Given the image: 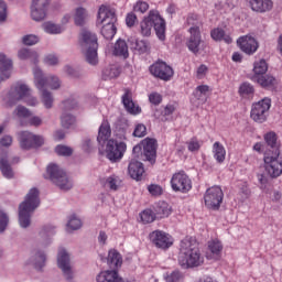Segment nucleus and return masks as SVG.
Returning a JSON list of instances; mask_svg holds the SVG:
<instances>
[{"label":"nucleus","mask_w":282,"mask_h":282,"mask_svg":"<svg viewBox=\"0 0 282 282\" xmlns=\"http://www.w3.org/2000/svg\"><path fill=\"white\" fill-rule=\"evenodd\" d=\"M178 263L182 268H199L204 264V257L199 245L193 237H185L180 245Z\"/></svg>","instance_id":"obj_1"},{"label":"nucleus","mask_w":282,"mask_h":282,"mask_svg":"<svg viewBox=\"0 0 282 282\" xmlns=\"http://www.w3.org/2000/svg\"><path fill=\"white\" fill-rule=\"evenodd\" d=\"M268 150L264 153V169L270 177H279L282 174V161L279 160L281 152L276 142V133L269 132L264 135Z\"/></svg>","instance_id":"obj_2"},{"label":"nucleus","mask_w":282,"mask_h":282,"mask_svg":"<svg viewBox=\"0 0 282 282\" xmlns=\"http://www.w3.org/2000/svg\"><path fill=\"white\" fill-rule=\"evenodd\" d=\"M33 74L35 87L42 94V102L45 109H52V106L54 105V97L52 96V93L47 90V87H50V89H59L61 79H58L56 76L45 77L43 70H41L39 67L33 69Z\"/></svg>","instance_id":"obj_3"},{"label":"nucleus","mask_w":282,"mask_h":282,"mask_svg":"<svg viewBox=\"0 0 282 282\" xmlns=\"http://www.w3.org/2000/svg\"><path fill=\"white\" fill-rule=\"evenodd\" d=\"M140 28L142 36H151V30L154 28L160 41L166 39V21H164V18L158 11H150L149 15L141 21Z\"/></svg>","instance_id":"obj_4"},{"label":"nucleus","mask_w":282,"mask_h":282,"mask_svg":"<svg viewBox=\"0 0 282 282\" xmlns=\"http://www.w3.org/2000/svg\"><path fill=\"white\" fill-rule=\"evenodd\" d=\"M80 47L89 65L98 64V37L90 31L82 30Z\"/></svg>","instance_id":"obj_5"},{"label":"nucleus","mask_w":282,"mask_h":282,"mask_svg":"<svg viewBox=\"0 0 282 282\" xmlns=\"http://www.w3.org/2000/svg\"><path fill=\"white\" fill-rule=\"evenodd\" d=\"M19 100H23L29 107H36L39 100L32 96L30 87L21 82L13 85L9 91V104L17 105Z\"/></svg>","instance_id":"obj_6"},{"label":"nucleus","mask_w":282,"mask_h":282,"mask_svg":"<svg viewBox=\"0 0 282 282\" xmlns=\"http://www.w3.org/2000/svg\"><path fill=\"white\" fill-rule=\"evenodd\" d=\"M47 175L50 180L61 188V191H70L73 188L74 183L67 176V173L58 167L56 164H50L47 166Z\"/></svg>","instance_id":"obj_7"},{"label":"nucleus","mask_w":282,"mask_h":282,"mask_svg":"<svg viewBox=\"0 0 282 282\" xmlns=\"http://www.w3.org/2000/svg\"><path fill=\"white\" fill-rule=\"evenodd\" d=\"M122 254L116 249H111L108 252V267L107 270V282H124L122 278L118 274V270L122 268Z\"/></svg>","instance_id":"obj_8"},{"label":"nucleus","mask_w":282,"mask_h":282,"mask_svg":"<svg viewBox=\"0 0 282 282\" xmlns=\"http://www.w3.org/2000/svg\"><path fill=\"white\" fill-rule=\"evenodd\" d=\"M270 107H272V99L271 98H263L262 100L256 102L251 107V120L262 124L268 120V113L270 112Z\"/></svg>","instance_id":"obj_9"},{"label":"nucleus","mask_w":282,"mask_h":282,"mask_svg":"<svg viewBox=\"0 0 282 282\" xmlns=\"http://www.w3.org/2000/svg\"><path fill=\"white\" fill-rule=\"evenodd\" d=\"M127 151V143L122 141H116L113 139L108 140L107 142V159L112 164H118Z\"/></svg>","instance_id":"obj_10"},{"label":"nucleus","mask_w":282,"mask_h":282,"mask_svg":"<svg viewBox=\"0 0 282 282\" xmlns=\"http://www.w3.org/2000/svg\"><path fill=\"white\" fill-rule=\"evenodd\" d=\"M204 199L208 210H219L221 202H224V191L219 186L209 187L205 193Z\"/></svg>","instance_id":"obj_11"},{"label":"nucleus","mask_w":282,"mask_h":282,"mask_svg":"<svg viewBox=\"0 0 282 282\" xmlns=\"http://www.w3.org/2000/svg\"><path fill=\"white\" fill-rule=\"evenodd\" d=\"M57 265L63 272L64 279L66 281H72L74 279V267H72V257L65 248H59L57 253Z\"/></svg>","instance_id":"obj_12"},{"label":"nucleus","mask_w":282,"mask_h":282,"mask_svg":"<svg viewBox=\"0 0 282 282\" xmlns=\"http://www.w3.org/2000/svg\"><path fill=\"white\" fill-rule=\"evenodd\" d=\"M45 140L41 135H36L30 131H22L19 133V143L21 149L30 151V149H39L43 147Z\"/></svg>","instance_id":"obj_13"},{"label":"nucleus","mask_w":282,"mask_h":282,"mask_svg":"<svg viewBox=\"0 0 282 282\" xmlns=\"http://www.w3.org/2000/svg\"><path fill=\"white\" fill-rule=\"evenodd\" d=\"M143 153H141V160L143 162H150V164H155L158 159V140L145 139L142 141Z\"/></svg>","instance_id":"obj_14"},{"label":"nucleus","mask_w":282,"mask_h":282,"mask_svg":"<svg viewBox=\"0 0 282 282\" xmlns=\"http://www.w3.org/2000/svg\"><path fill=\"white\" fill-rule=\"evenodd\" d=\"M40 205L41 199L39 198V189L31 188L25 200L20 204L19 213H34V209Z\"/></svg>","instance_id":"obj_15"},{"label":"nucleus","mask_w":282,"mask_h":282,"mask_svg":"<svg viewBox=\"0 0 282 282\" xmlns=\"http://www.w3.org/2000/svg\"><path fill=\"white\" fill-rule=\"evenodd\" d=\"M173 191H180L181 193H188L193 188V183L186 173L178 172L173 175L171 180Z\"/></svg>","instance_id":"obj_16"},{"label":"nucleus","mask_w":282,"mask_h":282,"mask_svg":"<svg viewBox=\"0 0 282 282\" xmlns=\"http://www.w3.org/2000/svg\"><path fill=\"white\" fill-rule=\"evenodd\" d=\"M150 73L155 78H160L161 80H169L173 78V68L169 66L165 62H156L150 66Z\"/></svg>","instance_id":"obj_17"},{"label":"nucleus","mask_w":282,"mask_h":282,"mask_svg":"<svg viewBox=\"0 0 282 282\" xmlns=\"http://www.w3.org/2000/svg\"><path fill=\"white\" fill-rule=\"evenodd\" d=\"M50 0H33L31 6V18L33 21H43L47 17Z\"/></svg>","instance_id":"obj_18"},{"label":"nucleus","mask_w":282,"mask_h":282,"mask_svg":"<svg viewBox=\"0 0 282 282\" xmlns=\"http://www.w3.org/2000/svg\"><path fill=\"white\" fill-rule=\"evenodd\" d=\"M124 94L121 97V102L128 113L131 116H138V113H142V108L140 106H135L133 102V93L129 88H124Z\"/></svg>","instance_id":"obj_19"},{"label":"nucleus","mask_w":282,"mask_h":282,"mask_svg":"<svg viewBox=\"0 0 282 282\" xmlns=\"http://www.w3.org/2000/svg\"><path fill=\"white\" fill-rule=\"evenodd\" d=\"M124 94L121 97V102L128 113L131 116H138V113H142V108L140 106H135L133 102V93L129 88H124Z\"/></svg>","instance_id":"obj_20"},{"label":"nucleus","mask_w":282,"mask_h":282,"mask_svg":"<svg viewBox=\"0 0 282 282\" xmlns=\"http://www.w3.org/2000/svg\"><path fill=\"white\" fill-rule=\"evenodd\" d=\"M150 240L156 248H161L162 250H166V248H171L173 246V241L169 234L160 230H155L150 234Z\"/></svg>","instance_id":"obj_21"},{"label":"nucleus","mask_w":282,"mask_h":282,"mask_svg":"<svg viewBox=\"0 0 282 282\" xmlns=\"http://www.w3.org/2000/svg\"><path fill=\"white\" fill-rule=\"evenodd\" d=\"M237 44L239 45L240 50L248 54L249 56L254 54L257 50H259V42L252 36L245 35L237 40Z\"/></svg>","instance_id":"obj_22"},{"label":"nucleus","mask_w":282,"mask_h":282,"mask_svg":"<svg viewBox=\"0 0 282 282\" xmlns=\"http://www.w3.org/2000/svg\"><path fill=\"white\" fill-rule=\"evenodd\" d=\"M191 36L187 41V47L193 54L199 53V45L202 44V33H199V26L189 28Z\"/></svg>","instance_id":"obj_23"},{"label":"nucleus","mask_w":282,"mask_h":282,"mask_svg":"<svg viewBox=\"0 0 282 282\" xmlns=\"http://www.w3.org/2000/svg\"><path fill=\"white\" fill-rule=\"evenodd\" d=\"M128 173L132 180L142 182L144 180V164L137 160H131L128 166Z\"/></svg>","instance_id":"obj_24"},{"label":"nucleus","mask_w":282,"mask_h":282,"mask_svg":"<svg viewBox=\"0 0 282 282\" xmlns=\"http://www.w3.org/2000/svg\"><path fill=\"white\" fill-rule=\"evenodd\" d=\"M12 74V59L3 53H0V78L1 80H8Z\"/></svg>","instance_id":"obj_25"},{"label":"nucleus","mask_w":282,"mask_h":282,"mask_svg":"<svg viewBox=\"0 0 282 282\" xmlns=\"http://www.w3.org/2000/svg\"><path fill=\"white\" fill-rule=\"evenodd\" d=\"M250 7L253 12L263 14L274 8V2H272V0H250Z\"/></svg>","instance_id":"obj_26"},{"label":"nucleus","mask_w":282,"mask_h":282,"mask_svg":"<svg viewBox=\"0 0 282 282\" xmlns=\"http://www.w3.org/2000/svg\"><path fill=\"white\" fill-rule=\"evenodd\" d=\"M97 142L99 155H105V153H107V123L105 121L99 127Z\"/></svg>","instance_id":"obj_27"},{"label":"nucleus","mask_w":282,"mask_h":282,"mask_svg":"<svg viewBox=\"0 0 282 282\" xmlns=\"http://www.w3.org/2000/svg\"><path fill=\"white\" fill-rule=\"evenodd\" d=\"M107 19H110V21L108 22V39H110V41L116 36V34L118 33V26L116 25V23H118V17H116V9H107Z\"/></svg>","instance_id":"obj_28"},{"label":"nucleus","mask_w":282,"mask_h":282,"mask_svg":"<svg viewBox=\"0 0 282 282\" xmlns=\"http://www.w3.org/2000/svg\"><path fill=\"white\" fill-rule=\"evenodd\" d=\"M253 80L263 89H272L276 85V78L272 75H254Z\"/></svg>","instance_id":"obj_29"},{"label":"nucleus","mask_w":282,"mask_h":282,"mask_svg":"<svg viewBox=\"0 0 282 282\" xmlns=\"http://www.w3.org/2000/svg\"><path fill=\"white\" fill-rule=\"evenodd\" d=\"M113 56H121V58H129V46L122 39L117 40L112 51Z\"/></svg>","instance_id":"obj_30"},{"label":"nucleus","mask_w":282,"mask_h":282,"mask_svg":"<svg viewBox=\"0 0 282 282\" xmlns=\"http://www.w3.org/2000/svg\"><path fill=\"white\" fill-rule=\"evenodd\" d=\"M164 217H169V215L155 213H140L137 219L138 221H140V224H153V221L164 219Z\"/></svg>","instance_id":"obj_31"},{"label":"nucleus","mask_w":282,"mask_h":282,"mask_svg":"<svg viewBox=\"0 0 282 282\" xmlns=\"http://www.w3.org/2000/svg\"><path fill=\"white\" fill-rule=\"evenodd\" d=\"M107 21V6L101 4L97 14V28H99L102 36H107V29L105 22Z\"/></svg>","instance_id":"obj_32"},{"label":"nucleus","mask_w":282,"mask_h":282,"mask_svg":"<svg viewBox=\"0 0 282 282\" xmlns=\"http://www.w3.org/2000/svg\"><path fill=\"white\" fill-rule=\"evenodd\" d=\"M0 171L7 180H12L14 177V171H12V165L8 161V154L0 158Z\"/></svg>","instance_id":"obj_33"},{"label":"nucleus","mask_w":282,"mask_h":282,"mask_svg":"<svg viewBox=\"0 0 282 282\" xmlns=\"http://www.w3.org/2000/svg\"><path fill=\"white\" fill-rule=\"evenodd\" d=\"M175 112V106L167 105L164 108L156 109L154 111V118L161 122H166V116H172Z\"/></svg>","instance_id":"obj_34"},{"label":"nucleus","mask_w":282,"mask_h":282,"mask_svg":"<svg viewBox=\"0 0 282 282\" xmlns=\"http://www.w3.org/2000/svg\"><path fill=\"white\" fill-rule=\"evenodd\" d=\"M18 58H20V61H32L34 63V65H36V63H39V53H36V51H32L30 48H21L18 52Z\"/></svg>","instance_id":"obj_35"},{"label":"nucleus","mask_w":282,"mask_h":282,"mask_svg":"<svg viewBox=\"0 0 282 282\" xmlns=\"http://www.w3.org/2000/svg\"><path fill=\"white\" fill-rule=\"evenodd\" d=\"M30 261L35 270H43L45 268V253L43 251H35Z\"/></svg>","instance_id":"obj_36"},{"label":"nucleus","mask_w":282,"mask_h":282,"mask_svg":"<svg viewBox=\"0 0 282 282\" xmlns=\"http://www.w3.org/2000/svg\"><path fill=\"white\" fill-rule=\"evenodd\" d=\"M208 250L210 252L212 259H219L221 257L224 246L219 240H212L208 242Z\"/></svg>","instance_id":"obj_37"},{"label":"nucleus","mask_w":282,"mask_h":282,"mask_svg":"<svg viewBox=\"0 0 282 282\" xmlns=\"http://www.w3.org/2000/svg\"><path fill=\"white\" fill-rule=\"evenodd\" d=\"M214 158L215 160L221 164L226 160V148L221 145L218 141L213 145Z\"/></svg>","instance_id":"obj_38"},{"label":"nucleus","mask_w":282,"mask_h":282,"mask_svg":"<svg viewBox=\"0 0 282 282\" xmlns=\"http://www.w3.org/2000/svg\"><path fill=\"white\" fill-rule=\"evenodd\" d=\"M212 39H214V41H224L228 45L232 43V37L226 34V31H224L223 29H214L212 31Z\"/></svg>","instance_id":"obj_39"},{"label":"nucleus","mask_w":282,"mask_h":282,"mask_svg":"<svg viewBox=\"0 0 282 282\" xmlns=\"http://www.w3.org/2000/svg\"><path fill=\"white\" fill-rule=\"evenodd\" d=\"M238 91L241 98H252V96H254V86L248 82H245L240 85Z\"/></svg>","instance_id":"obj_40"},{"label":"nucleus","mask_w":282,"mask_h":282,"mask_svg":"<svg viewBox=\"0 0 282 282\" xmlns=\"http://www.w3.org/2000/svg\"><path fill=\"white\" fill-rule=\"evenodd\" d=\"M85 19H87V10L83 7L77 8L74 15L75 25H85Z\"/></svg>","instance_id":"obj_41"},{"label":"nucleus","mask_w":282,"mask_h":282,"mask_svg":"<svg viewBox=\"0 0 282 282\" xmlns=\"http://www.w3.org/2000/svg\"><path fill=\"white\" fill-rule=\"evenodd\" d=\"M43 30L47 34H62V32L65 31V29H63V26H61L58 24H54L52 22H45L43 24Z\"/></svg>","instance_id":"obj_42"},{"label":"nucleus","mask_w":282,"mask_h":282,"mask_svg":"<svg viewBox=\"0 0 282 282\" xmlns=\"http://www.w3.org/2000/svg\"><path fill=\"white\" fill-rule=\"evenodd\" d=\"M67 228L69 230H80L83 228V220L78 218L75 214H73L67 221Z\"/></svg>","instance_id":"obj_43"},{"label":"nucleus","mask_w":282,"mask_h":282,"mask_svg":"<svg viewBox=\"0 0 282 282\" xmlns=\"http://www.w3.org/2000/svg\"><path fill=\"white\" fill-rule=\"evenodd\" d=\"M254 76H261L268 72V63L265 59H260L259 62L254 63L253 66Z\"/></svg>","instance_id":"obj_44"},{"label":"nucleus","mask_w":282,"mask_h":282,"mask_svg":"<svg viewBox=\"0 0 282 282\" xmlns=\"http://www.w3.org/2000/svg\"><path fill=\"white\" fill-rule=\"evenodd\" d=\"M19 225L21 228H30L32 225V214L20 213L19 214Z\"/></svg>","instance_id":"obj_45"},{"label":"nucleus","mask_w":282,"mask_h":282,"mask_svg":"<svg viewBox=\"0 0 282 282\" xmlns=\"http://www.w3.org/2000/svg\"><path fill=\"white\" fill-rule=\"evenodd\" d=\"M130 43H131V48L137 50V52H140V54H144L147 50H149V46L144 41H138L135 39H132L130 40Z\"/></svg>","instance_id":"obj_46"},{"label":"nucleus","mask_w":282,"mask_h":282,"mask_svg":"<svg viewBox=\"0 0 282 282\" xmlns=\"http://www.w3.org/2000/svg\"><path fill=\"white\" fill-rule=\"evenodd\" d=\"M54 229L55 227L53 225H46L42 227L40 231V237H46V242L44 243V246H50V243H52V239L50 238V235L54 232Z\"/></svg>","instance_id":"obj_47"},{"label":"nucleus","mask_w":282,"mask_h":282,"mask_svg":"<svg viewBox=\"0 0 282 282\" xmlns=\"http://www.w3.org/2000/svg\"><path fill=\"white\" fill-rule=\"evenodd\" d=\"M61 120H62V127H64V129H69V127H72L74 122H76V117L64 112L62 115Z\"/></svg>","instance_id":"obj_48"},{"label":"nucleus","mask_w":282,"mask_h":282,"mask_svg":"<svg viewBox=\"0 0 282 282\" xmlns=\"http://www.w3.org/2000/svg\"><path fill=\"white\" fill-rule=\"evenodd\" d=\"M108 186L110 191H118L120 186H122V180H120L118 176L112 175L108 177Z\"/></svg>","instance_id":"obj_49"},{"label":"nucleus","mask_w":282,"mask_h":282,"mask_svg":"<svg viewBox=\"0 0 282 282\" xmlns=\"http://www.w3.org/2000/svg\"><path fill=\"white\" fill-rule=\"evenodd\" d=\"M55 153H57V155H64L66 158H69V155H72L74 151L67 145H57L55 148Z\"/></svg>","instance_id":"obj_50"},{"label":"nucleus","mask_w":282,"mask_h":282,"mask_svg":"<svg viewBox=\"0 0 282 282\" xmlns=\"http://www.w3.org/2000/svg\"><path fill=\"white\" fill-rule=\"evenodd\" d=\"M132 135L134 138H144V135H147V126H144L143 123H138L134 128Z\"/></svg>","instance_id":"obj_51"},{"label":"nucleus","mask_w":282,"mask_h":282,"mask_svg":"<svg viewBox=\"0 0 282 282\" xmlns=\"http://www.w3.org/2000/svg\"><path fill=\"white\" fill-rule=\"evenodd\" d=\"M156 213H171L173 209L169 203L160 200L155 207Z\"/></svg>","instance_id":"obj_52"},{"label":"nucleus","mask_w":282,"mask_h":282,"mask_svg":"<svg viewBox=\"0 0 282 282\" xmlns=\"http://www.w3.org/2000/svg\"><path fill=\"white\" fill-rule=\"evenodd\" d=\"M22 127H41L43 124V120L40 117H31L26 123L21 121Z\"/></svg>","instance_id":"obj_53"},{"label":"nucleus","mask_w":282,"mask_h":282,"mask_svg":"<svg viewBox=\"0 0 282 282\" xmlns=\"http://www.w3.org/2000/svg\"><path fill=\"white\" fill-rule=\"evenodd\" d=\"M184 281V275L180 271H174L166 278V282H181Z\"/></svg>","instance_id":"obj_54"},{"label":"nucleus","mask_w":282,"mask_h":282,"mask_svg":"<svg viewBox=\"0 0 282 282\" xmlns=\"http://www.w3.org/2000/svg\"><path fill=\"white\" fill-rule=\"evenodd\" d=\"M15 112L18 118H30L32 116V112L24 106H18Z\"/></svg>","instance_id":"obj_55"},{"label":"nucleus","mask_w":282,"mask_h":282,"mask_svg":"<svg viewBox=\"0 0 282 282\" xmlns=\"http://www.w3.org/2000/svg\"><path fill=\"white\" fill-rule=\"evenodd\" d=\"M8 224H10V218L8 217V214L0 213V232H6Z\"/></svg>","instance_id":"obj_56"},{"label":"nucleus","mask_w":282,"mask_h":282,"mask_svg":"<svg viewBox=\"0 0 282 282\" xmlns=\"http://www.w3.org/2000/svg\"><path fill=\"white\" fill-rule=\"evenodd\" d=\"M22 43L24 45H36V43H39V36L30 34V35H25L22 39Z\"/></svg>","instance_id":"obj_57"},{"label":"nucleus","mask_w":282,"mask_h":282,"mask_svg":"<svg viewBox=\"0 0 282 282\" xmlns=\"http://www.w3.org/2000/svg\"><path fill=\"white\" fill-rule=\"evenodd\" d=\"M8 19V6L4 1L0 0V23Z\"/></svg>","instance_id":"obj_58"},{"label":"nucleus","mask_w":282,"mask_h":282,"mask_svg":"<svg viewBox=\"0 0 282 282\" xmlns=\"http://www.w3.org/2000/svg\"><path fill=\"white\" fill-rule=\"evenodd\" d=\"M135 23H138V15H135L133 12L128 13L126 17V25L128 28H133Z\"/></svg>","instance_id":"obj_59"},{"label":"nucleus","mask_w":282,"mask_h":282,"mask_svg":"<svg viewBox=\"0 0 282 282\" xmlns=\"http://www.w3.org/2000/svg\"><path fill=\"white\" fill-rule=\"evenodd\" d=\"M149 100L151 102V105H161L162 104V95H160L159 93H152L149 95Z\"/></svg>","instance_id":"obj_60"},{"label":"nucleus","mask_w":282,"mask_h":282,"mask_svg":"<svg viewBox=\"0 0 282 282\" xmlns=\"http://www.w3.org/2000/svg\"><path fill=\"white\" fill-rule=\"evenodd\" d=\"M133 10H134V12H141L142 14H144V12H147V10H149V3L139 1L133 7Z\"/></svg>","instance_id":"obj_61"},{"label":"nucleus","mask_w":282,"mask_h":282,"mask_svg":"<svg viewBox=\"0 0 282 282\" xmlns=\"http://www.w3.org/2000/svg\"><path fill=\"white\" fill-rule=\"evenodd\" d=\"M148 191L150 194L154 195L155 197H158V195H162V187L160 185H149L148 186Z\"/></svg>","instance_id":"obj_62"},{"label":"nucleus","mask_w":282,"mask_h":282,"mask_svg":"<svg viewBox=\"0 0 282 282\" xmlns=\"http://www.w3.org/2000/svg\"><path fill=\"white\" fill-rule=\"evenodd\" d=\"M46 65H58V57L55 54H48L44 58Z\"/></svg>","instance_id":"obj_63"},{"label":"nucleus","mask_w":282,"mask_h":282,"mask_svg":"<svg viewBox=\"0 0 282 282\" xmlns=\"http://www.w3.org/2000/svg\"><path fill=\"white\" fill-rule=\"evenodd\" d=\"M132 153H133L134 158H137L138 160H142V153H143L142 142H141V144H137L133 147Z\"/></svg>","instance_id":"obj_64"}]
</instances>
